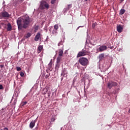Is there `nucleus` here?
<instances>
[{"mask_svg": "<svg viewBox=\"0 0 130 130\" xmlns=\"http://www.w3.org/2000/svg\"><path fill=\"white\" fill-rule=\"evenodd\" d=\"M71 8H72V4L69 5L68 6L67 10H70Z\"/></svg>", "mask_w": 130, "mask_h": 130, "instance_id": "nucleus-25", "label": "nucleus"}, {"mask_svg": "<svg viewBox=\"0 0 130 130\" xmlns=\"http://www.w3.org/2000/svg\"><path fill=\"white\" fill-rule=\"evenodd\" d=\"M55 2H56V0H51V4H52V5H54V4H55Z\"/></svg>", "mask_w": 130, "mask_h": 130, "instance_id": "nucleus-23", "label": "nucleus"}, {"mask_svg": "<svg viewBox=\"0 0 130 130\" xmlns=\"http://www.w3.org/2000/svg\"><path fill=\"white\" fill-rule=\"evenodd\" d=\"M12 30V25L11 23H8L7 24V31H11Z\"/></svg>", "mask_w": 130, "mask_h": 130, "instance_id": "nucleus-14", "label": "nucleus"}, {"mask_svg": "<svg viewBox=\"0 0 130 130\" xmlns=\"http://www.w3.org/2000/svg\"><path fill=\"white\" fill-rule=\"evenodd\" d=\"M60 60H61V57L58 56L56 60V65L57 68H59L60 67Z\"/></svg>", "mask_w": 130, "mask_h": 130, "instance_id": "nucleus-8", "label": "nucleus"}, {"mask_svg": "<svg viewBox=\"0 0 130 130\" xmlns=\"http://www.w3.org/2000/svg\"><path fill=\"white\" fill-rule=\"evenodd\" d=\"M122 30H123V28H122V26H121V25H119L117 26V30L118 33H121L122 32Z\"/></svg>", "mask_w": 130, "mask_h": 130, "instance_id": "nucleus-9", "label": "nucleus"}, {"mask_svg": "<svg viewBox=\"0 0 130 130\" xmlns=\"http://www.w3.org/2000/svg\"><path fill=\"white\" fill-rule=\"evenodd\" d=\"M117 83L114 81H110L108 83L107 86L109 89H111L112 87H116L117 86Z\"/></svg>", "mask_w": 130, "mask_h": 130, "instance_id": "nucleus-5", "label": "nucleus"}, {"mask_svg": "<svg viewBox=\"0 0 130 130\" xmlns=\"http://www.w3.org/2000/svg\"><path fill=\"white\" fill-rule=\"evenodd\" d=\"M0 67H1V68H4V65L1 64V65L0 66Z\"/></svg>", "mask_w": 130, "mask_h": 130, "instance_id": "nucleus-33", "label": "nucleus"}, {"mask_svg": "<svg viewBox=\"0 0 130 130\" xmlns=\"http://www.w3.org/2000/svg\"><path fill=\"white\" fill-rule=\"evenodd\" d=\"M70 91L67 93V94L68 95Z\"/></svg>", "mask_w": 130, "mask_h": 130, "instance_id": "nucleus-36", "label": "nucleus"}, {"mask_svg": "<svg viewBox=\"0 0 130 130\" xmlns=\"http://www.w3.org/2000/svg\"><path fill=\"white\" fill-rule=\"evenodd\" d=\"M108 48L107 47V46L105 45H102L100 47V48H99V51H100V52H102L103 51H105V50H107Z\"/></svg>", "mask_w": 130, "mask_h": 130, "instance_id": "nucleus-6", "label": "nucleus"}, {"mask_svg": "<svg viewBox=\"0 0 130 130\" xmlns=\"http://www.w3.org/2000/svg\"><path fill=\"white\" fill-rule=\"evenodd\" d=\"M4 89V87L3 86V85L0 84V90H3Z\"/></svg>", "mask_w": 130, "mask_h": 130, "instance_id": "nucleus-27", "label": "nucleus"}, {"mask_svg": "<svg viewBox=\"0 0 130 130\" xmlns=\"http://www.w3.org/2000/svg\"><path fill=\"white\" fill-rule=\"evenodd\" d=\"M30 36H31V34L29 32H28L26 34V38H29V37H30Z\"/></svg>", "mask_w": 130, "mask_h": 130, "instance_id": "nucleus-21", "label": "nucleus"}, {"mask_svg": "<svg viewBox=\"0 0 130 130\" xmlns=\"http://www.w3.org/2000/svg\"><path fill=\"white\" fill-rule=\"evenodd\" d=\"M83 27H84V26H79V27L77 28L76 30H79V28Z\"/></svg>", "mask_w": 130, "mask_h": 130, "instance_id": "nucleus-31", "label": "nucleus"}, {"mask_svg": "<svg viewBox=\"0 0 130 130\" xmlns=\"http://www.w3.org/2000/svg\"><path fill=\"white\" fill-rule=\"evenodd\" d=\"M16 70L18 72H20V71H21L22 70V69H21L20 67H17L16 68Z\"/></svg>", "mask_w": 130, "mask_h": 130, "instance_id": "nucleus-24", "label": "nucleus"}, {"mask_svg": "<svg viewBox=\"0 0 130 130\" xmlns=\"http://www.w3.org/2000/svg\"><path fill=\"white\" fill-rule=\"evenodd\" d=\"M42 49H43V46L40 45L38 48V53H40L41 51H42Z\"/></svg>", "mask_w": 130, "mask_h": 130, "instance_id": "nucleus-12", "label": "nucleus"}, {"mask_svg": "<svg viewBox=\"0 0 130 130\" xmlns=\"http://www.w3.org/2000/svg\"><path fill=\"white\" fill-rule=\"evenodd\" d=\"M36 121L35 120H32L29 124V127L30 128H33L34 126H35V123Z\"/></svg>", "mask_w": 130, "mask_h": 130, "instance_id": "nucleus-11", "label": "nucleus"}, {"mask_svg": "<svg viewBox=\"0 0 130 130\" xmlns=\"http://www.w3.org/2000/svg\"><path fill=\"white\" fill-rule=\"evenodd\" d=\"M40 32H38L36 36V37H35V41H39V39L40 38Z\"/></svg>", "mask_w": 130, "mask_h": 130, "instance_id": "nucleus-10", "label": "nucleus"}, {"mask_svg": "<svg viewBox=\"0 0 130 130\" xmlns=\"http://www.w3.org/2000/svg\"><path fill=\"white\" fill-rule=\"evenodd\" d=\"M54 30H58V24H55L54 26Z\"/></svg>", "mask_w": 130, "mask_h": 130, "instance_id": "nucleus-17", "label": "nucleus"}, {"mask_svg": "<svg viewBox=\"0 0 130 130\" xmlns=\"http://www.w3.org/2000/svg\"><path fill=\"white\" fill-rule=\"evenodd\" d=\"M88 59L85 57L80 58L78 61V62L83 67L88 66Z\"/></svg>", "mask_w": 130, "mask_h": 130, "instance_id": "nucleus-3", "label": "nucleus"}, {"mask_svg": "<svg viewBox=\"0 0 130 130\" xmlns=\"http://www.w3.org/2000/svg\"><path fill=\"white\" fill-rule=\"evenodd\" d=\"M10 14L7 12H3L1 13V18H9Z\"/></svg>", "mask_w": 130, "mask_h": 130, "instance_id": "nucleus-7", "label": "nucleus"}, {"mask_svg": "<svg viewBox=\"0 0 130 130\" xmlns=\"http://www.w3.org/2000/svg\"><path fill=\"white\" fill-rule=\"evenodd\" d=\"M96 24H97L96 22H94L92 24V28H95L96 27Z\"/></svg>", "mask_w": 130, "mask_h": 130, "instance_id": "nucleus-26", "label": "nucleus"}, {"mask_svg": "<svg viewBox=\"0 0 130 130\" xmlns=\"http://www.w3.org/2000/svg\"><path fill=\"white\" fill-rule=\"evenodd\" d=\"M49 68H51L52 67V60H51L49 63L48 64Z\"/></svg>", "mask_w": 130, "mask_h": 130, "instance_id": "nucleus-19", "label": "nucleus"}, {"mask_svg": "<svg viewBox=\"0 0 130 130\" xmlns=\"http://www.w3.org/2000/svg\"><path fill=\"white\" fill-rule=\"evenodd\" d=\"M87 54H88V51H87L86 50H84V49H83L82 51H80L77 55V57H81V56H85V55H87Z\"/></svg>", "mask_w": 130, "mask_h": 130, "instance_id": "nucleus-4", "label": "nucleus"}, {"mask_svg": "<svg viewBox=\"0 0 130 130\" xmlns=\"http://www.w3.org/2000/svg\"><path fill=\"white\" fill-rule=\"evenodd\" d=\"M47 92V90H46V92H44V94H46V92Z\"/></svg>", "mask_w": 130, "mask_h": 130, "instance_id": "nucleus-35", "label": "nucleus"}, {"mask_svg": "<svg viewBox=\"0 0 130 130\" xmlns=\"http://www.w3.org/2000/svg\"><path fill=\"white\" fill-rule=\"evenodd\" d=\"M104 56H105V54H104V53L101 54L99 57L100 60H102V59L104 58Z\"/></svg>", "mask_w": 130, "mask_h": 130, "instance_id": "nucleus-13", "label": "nucleus"}, {"mask_svg": "<svg viewBox=\"0 0 130 130\" xmlns=\"http://www.w3.org/2000/svg\"><path fill=\"white\" fill-rule=\"evenodd\" d=\"M125 13V10L124 9H121L119 12V15H123Z\"/></svg>", "mask_w": 130, "mask_h": 130, "instance_id": "nucleus-16", "label": "nucleus"}, {"mask_svg": "<svg viewBox=\"0 0 130 130\" xmlns=\"http://www.w3.org/2000/svg\"><path fill=\"white\" fill-rule=\"evenodd\" d=\"M57 30L56 29H53L52 31V34H57Z\"/></svg>", "mask_w": 130, "mask_h": 130, "instance_id": "nucleus-18", "label": "nucleus"}, {"mask_svg": "<svg viewBox=\"0 0 130 130\" xmlns=\"http://www.w3.org/2000/svg\"><path fill=\"white\" fill-rule=\"evenodd\" d=\"M17 24L18 30H22L23 28L27 29L30 24V17L26 15L23 16L21 19L18 18L17 20Z\"/></svg>", "mask_w": 130, "mask_h": 130, "instance_id": "nucleus-1", "label": "nucleus"}, {"mask_svg": "<svg viewBox=\"0 0 130 130\" xmlns=\"http://www.w3.org/2000/svg\"><path fill=\"white\" fill-rule=\"evenodd\" d=\"M49 8V4L46 1H43L41 2L40 5V10H48Z\"/></svg>", "mask_w": 130, "mask_h": 130, "instance_id": "nucleus-2", "label": "nucleus"}, {"mask_svg": "<svg viewBox=\"0 0 130 130\" xmlns=\"http://www.w3.org/2000/svg\"><path fill=\"white\" fill-rule=\"evenodd\" d=\"M20 76H21V77H23V76H24V73H23V72H21V73H20Z\"/></svg>", "mask_w": 130, "mask_h": 130, "instance_id": "nucleus-28", "label": "nucleus"}, {"mask_svg": "<svg viewBox=\"0 0 130 130\" xmlns=\"http://www.w3.org/2000/svg\"><path fill=\"white\" fill-rule=\"evenodd\" d=\"M62 44H63V42L61 41L58 44V46H60V45H62Z\"/></svg>", "mask_w": 130, "mask_h": 130, "instance_id": "nucleus-22", "label": "nucleus"}, {"mask_svg": "<svg viewBox=\"0 0 130 130\" xmlns=\"http://www.w3.org/2000/svg\"><path fill=\"white\" fill-rule=\"evenodd\" d=\"M2 110H4V109H2Z\"/></svg>", "mask_w": 130, "mask_h": 130, "instance_id": "nucleus-37", "label": "nucleus"}, {"mask_svg": "<svg viewBox=\"0 0 130 130\" xmlns=\"http://www.w3.org/2000/svg\"><path fill=\"white\" fill-rule=\"evenodd\" d=\"M123 1H124V0H120L121 3H122V2H123Z\"/></svg>", "mask_w": 130, "mask_h": 130, "instance_id": "nucleus-34", "label": "nucleus"}, {"mask_svg": "<svg viewBox=\"0 0 130 130\" xmlns=\"http://www.w3.org/2000/svg\"><path fill=\"white\" fill-rule=\"evenodd\" d=\"M63 55V51L62 50H59V55L58 56L61 57Z\"/></svg>", "mask_w": 130, "mask_h": 130, "instance_id": "nucleus-15", "label": "nucleus"}, {"mask_svg": "<svg viewBox=\"0 0 130 130\" xmlns=\"http://www.w3.org/2000/svg\"><path fill=\"white\" fill-rule=\"evenodd\" d=\"M26 104H27V102H24L22 103V105H26Z\"/></svg>", "mask_w": 130, "mask_h": 130, "instance_id": "nucleus-30", "label": "nucleus"}, {"mask_svg": "<svg viewBox=\"0 0 130 130\" xmlns=\"http://www.w3.org/2000/svg\"><path fill=\"white\" fill-rule=\"evenodd\" d=\"M4 130H9V128L8 127L4 128Z\"/></svg>", "mask_w": 130, "mask_h": 130, "instance_id": "nucleus-32", "label": "nucleus"}, {"mask_svg": "<svg viewBox=\"0 0 130 130\" xmlns=\"http://www.w3.org/2000/svg\"><path fill=\"white\" fill-rule=\"evenodd\" d=\"M48 78H49V75H46L45 76V78H46V79H48Z\"/></svg>", "mask_w": 130, "mask_h": 130, "instance_id": "nucleus-29", "label": "nucleus"}, {"mask_svg": "<svg viewBox=\"0 0 130 130\" xmlns=\"http://www.w3.org/2000/svg\"><path fill=\"white\" fill-rule=\"evenodd\" d=\"M39 28V26L38 25H37L35 27V32H37V30H38V28Z\"/></svg>", "mask_w": 130, "mask_h": 130, "instance_id": "nucleus-20", "label": "nucleus"}]
</instances>
